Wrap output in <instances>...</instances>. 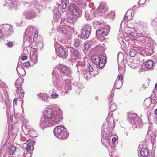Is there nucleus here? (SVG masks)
Instances as JSON below:
<instances>
[{
    "label": "nucleus",
    "mask_w": 157,
    "mask_h": 157,
    "mask_svg": "<svg viewBox=\"0 0 157 157\" xmlns=\"http://www.w3.org/2000/svg\"><path fill=\"white\" fill-rule=\"evenodd\" d=\"M63 119L61 110L56 105L46 108L41 118L39 124L42 128L59 123Z\"/></svg>",
    "instance_id": "nucleus-1"
},
{
    "label": "nucleus",
    "mask_w": 157,
    "mask_h": 157,
    "mask_svg": "<svg viewBox=\"0 0 157 157\" xmlns=\"http://www.w3.org/2000/svg\"><path fill=\"white\" fill-rule=\"evenodd\" d=\"M38 36L36 29L31 27L26 29L24 34V40L31 42L33 41Z\"/></svg>",
    "instance_id": "nucleus-2"
},
{
    "label": "nucleus",
    "mask_w": 157,
    "mask_h": 157,
    "mask_svg": "<svg viewBox=\"0 0 157 157\" xmlns=\"http://www.w3.org/2000/svg\"><path fill=\"white\" fill-rule=\"evenodd\" d=\"M54 133L56 137L63 140L67 139L69 136V133L67 128L62 125L58 126L55 128L54 130Z\"/></svg>",
    "instance_id": "nucleus-3"
},
{
    "label": "nucleus",
    "mask_w": 157,
    "mask_h": 157,
    "mask_svg": "<svg viewBox=\"0 0 157 157\" xmlns=\"http://www.w3.org/2000/svg\"><path fill=\"white\" fill-rule=\"evenodd\" d=\"M109 127H107L106 125V123H104L102 125L101 130V142L103 145L107 146L109 151V149H108L107 146L109 144L110 141V134L107 132L106 130L108 129Z\"/></svg>",
    "instance_id": "nucleus-4"
},
{
    "label": "nucleus",
    "mask_w": 157,
    "mask_h": 157,
    "mask_svg": "<svg viewBox=\"0 0 157 157\" xmlns=\"http://www.w3.org/2000/svg\"><path fill=\"white\" fill-rule=\"evenodd\" d=\"M52 75L55 81H53V83L52 84L51 86H53L55 87H57V89L60 91V92L63 94H65L67 93V88L65 86H59L57 87V83L56 82L57 80V79H58L59 77V76L56 70H54L52 72Z\"/></svg>",
    "instance_id": "nucleus-5"
},
{
    "label": "nucleus",
    "mask_w": 157,
    "mask_h": 157,
    "mask_svg": "<svg viewBox=\"0 0 157 157\" xmlns=\"http://www.w3.org/2000/svg\"><path fill=\"white\" fill-rule=\"evenodd\" d=\"M56 52L60 57L65 59L68 55V51L67 49L59 44L55 46Z\"/></svg>",
    "instance_id": "nucleus-6"
},
{
    "label": "nucleus",
    "mask_w": 157,
    "mask_h": 157,
    "mask_svg": "<svg viewBox=\"0 0 157 157\" xmlns=\"http://www.w3.org/2000/svg\"><path fill=\"white\" fill-rule=\"evenodd\" d=\"M68 10L72 16L77 19L81 15L80 10L76 8L73 4H70Z\"/></svg>",
    "instance_id": "nucleus-7"
},
{
    "label": "nucleus",
    "mask_w": 157,
    "mask_h": 157,
    "mask_svg": "<svg viewBox=\"0 0 157 157\" xmlns=\"http://www.w3.org/2000/svg\"><path fill=\"white\" fill-rule=\"evenodd\" d=\"M71 58L69 60L72 62H75L78 59L81 58V55L79 52L74 48H72L70 50Z\"/></svg>",
    "instance_id": "nucleus-8"
},
{
    "label": "nucleus",
    "mask_w": 157,
    "mask_h": 157,
    "mask_svg": "<svg viewBox=\"0 0 157 157\" xmlns=\"http://www.w3.org/2000/svg\"><path fill=\"white\" fill-rule=\"evenodd\" d=\"M110 29V27L109 25H105L104 28L97 30L96 34L98 36L104 37V36H107L108 34Z\"/></svg>",
    "instance_id": "nucleus-9"
},
{
    "label": "nucleus",
    "mask_w": 157,
    "mask_h": 157,
    "mask_svg": "<svg viewBox=\"0 0 157 157\" xmlns=\"http://www.w3.org/2000/svg\"><path fill=\"white\" fill-rule=\"evenodd\" d=\"M32 8L34 9V10H39L41 9V8H45L46 7L45 2L41 3L40 5L36 0H33L31 2V6Z\"/></svg>",
    "instance_id": "nucleus-10"
},
{
    "label": "nucleus",
    "mask_w": 157,
    "mask_h": 157,
    "mask_svg": "<svg viewBox=\"0 0 157 157\" xmlns=\"http://www.w3.org/2000/svg\"><path fill=\"white\" fill-rule=\"evenodd\" d=\"M107 10L108 9L105 4L101 2L96 10V12H98L99 15H104L107 13Z\"/></svg>",
    "instance_id": "nucleus-11"
},
{
    "label": "nucleus",
    "mask_w": 157,
    "mask_h": 157,
    "mask_svg": "<svg viewBox=\"0 0 157 157\" xmlns=\"http://www.w3.org/2000/svg\"><path fill=\"white\" fill-rule=\"evenodd\" d=\"M57 30L60 33L64 34H66L68 32L72 31L73 29L67 25H61L57 27Z\"/></svg>",
    "instance_id": "nucleus-12"
},
{
    "label": "nucleus",
    "mask_w": 157,
    "mask_h": 157,
    "mask_svg": "<svg viewBox=\"0 0 157 157\" xmlns=\"http://www.w3.org/2000/svg\"><path fill=\"white\" fill-rule=\"evenodd\" d=\"M30 6L31 7L30 9L32 8V7ZM32 10L31 9L28 10L27 11L25 12L23 14V16L27 19H31L36 16V13L35 12V10H34V9H33V8H32Z\"/></svg>",
    "instance_id": "nucleus-13"
},
{
    "label": "nucleus",
    "mask_w": 157,
    "mask_h": 157,
    "mask_svg": "<svg viewBox=\"0 0 157 157\" xmlns=\"http://www.w3.org/2000/svg\"><path fill=\"white\" fill-rule=\"evenodd\" d=\"M59 70L61 74L64 75L67 77L71 76V71L67 67L65 66L61 65L59 66Z\"/></svg>",
    "instance_id": "nucleus-14"
},
{
    "label": "nucleus",
    "mask_w": 157,
    "mask_h": 157,
    "mask_svg": "<svg viewBox=\"0 0 157 157\" xmlns=\"http://www.w3.org/2000/svg\"><path fill=\"white\" fill-rule=\"evenodd\" d=\"M84 15L86 19L89 21L93 19L94 17L97 16L96 14L94 13L93 9L90 11H85Z\"/></svg>",
    "instance_id": "nucleus-15"
},
{
    "label": "nucleus",
    "mask_w": 157,
    "mask_h": 157,
    "mask_svg": "<svg viewBox=\"0 0 157 157\" xmlns=\"http://www.w3.org/2000/svg\"><path fill=\"white\" fill-rule=\"evenodd\" d=\"M31 61L33 63V64H36L38 62V52L36 50L33 51L30 56Z\"/></svg>",
    "instance_id": "nucleus-16"
},
{
    "label": "nucleus",
    "mask_w": 157,
    "mask_h": 157,
    "mask_svg": "<svg viewBox=\"0 0 157 157\" xmlns=\"http://www.w3.org/2000/svg\"><path fill=\"white\" fill-rule=\"evenodd\" d=\"M132 128H139L142 125V121L140 119L138 118H135L132 120Z\"/></svg>",
    "instance_id": "nucleus-17"
},
{
    "label": "nucleus",
    "mask_w": 157,
    "mask_h": 157,
    "mask_svg": "<svg viewBox=\"0 0 157 157\" xmlns=\"http://www.w3.org/2000/svg\"><path fill=\"white\" fill-rule=\"evenodd\" d=\"M149 152L147 148H143L139 150L138 155L139 157H148Z\"/></svg>",
    "instance_id": "nucleus-18"
},
{
    "label": "nucleus",
    "mask_w": 157,
    "mask_h": 157,
    "mask_svg": "<svg viewBox=\"0 0 157 157\" xmlns=\"http://www.w3.org/2000/svg\"><path fill=\"white\" fill-rule=\"evenodd\" d=\"M3 29L5 32L6 33L7 36H9L13 33L12 27L8 24H5L3 25Z\"/></svg>",
    "instance_id": "nucleus-19"
},
{
    "label": "nucleus",
    "mask_w": 157,
    "mask_h": 157,
    "mask_svg": "<svg viewBox=\"0 0 157 157\" xmlns=\"http://www.w3.org/2000/svg\"><path fill=\"white\" fill-rule=\"evenodd\" d=\"M98 62V67L102 68L105 66L106 63L105 58L104 56H101L97 59Z\"/></svg>",
    "instance_id": "nucleus-20"
},
{
    "label": "nucleus",
    "mask_w": 157,
    "mask_h": 157,
    "mask_svg": "<svg viewBox=\"0 0 157 157\" xmlns=\"http://www.w3.org/2000/svg\"><path fill=\"white\" fill-rule=\"evenodd\" d=\"M54 19L55 21H58L61 17L60 13L58 9L55 8L53 11Z\"/></svg>",
    "instance_id": "nucleus-21"
},
{
    "label": "nucleus",
    "mask_w": 157,
    "mask_h": 157,
    "mask_svg": "<svg viewBox=\"0 0 157 157\" xmlns=\"http://www.w3.org/2000/svg\"><path fill=\"white\" fill-rule=\"evenodd\" d=\"M140 65V61L136 59L132 60L129 64V65L133 69H136Z\"/></svg>",
    "instance_id": "nucleus-22"
},
{
    "label": "nucleus",
    "mask_w": 157,
    "mask_h": 157,
    "mask_svg": "<svg viewBox=\"0 0 157 157\" xmlns=\"http://www.w3.org/2000/svg\"><path fill=\"white\" fill-rule=\"evenodd\" d=\"M81 33V38L83 39H87L91 34V31L90 30H86L85 29H82Z\"/></svg>",
    "instance_id": "nucleus-23"
},
{
    "label": "nucleus",
    "mask_w": 157,
    "mask_h": 157,
    "mask_svg": "<svg viewBox=\"0 0 157 157\" xmlns=\"http://www.w3.org/2000/svg\"><path fill=\"white\" fill-rule=\"evenodd\" d=\"M72 2H75L81 8H83L86 7L87 4L85 0H71Z\"/></svg>",
    "instance_id": "nucleus-24"
},
{
    "label": "nucleus",
    "mask_w": 157,
    "mask_h": 157,
    "mask_svg": "<svg viewBox=\"0 0 157 157\" xmlns=\"http://www.w3.org/2000/svg\"><path fill=\"white\" fill-rule=\"evenodd\" d=\"M37 96L43 101L48 102L49 96L47 94L40 93L38 94Z\"/></svg>",
    "instance_id": "nucleus-25"
},
{
    "label": "nucleus",
    "mask_w": 157,
    "mask_h": 157,
    "mask_svg": "<svg viewBox=\"0 0 157 157\" xmlns=\"http://www.w3.org/2000/svg\"><path fill=\"white\" fill-rule=\"evenodd\" d=\"M147 134L153 140L156 138V133L155 130L153 129H152L151 127L149 128H148Z\"/></svg>",
    "instance_id": "nucleus-26"
},
{
    "label": "nucleus",
    "mask_w": 157,
    "mask_h": 157,
    "mask_svg": "<svg viewBox=\"0 0 157 157\" xmlns=\"http://www.w3.org/2000/svg\"><path fill=\"white\" fill-rule=\"evenodd\" d=\"M140 40L142 41V43L144 44H147L149 45H151V40L150 37L144 36L141 37Z\"/></svg>",
    "instance_id": "nucleus-27"
},
{
    "label": "nucleus",
    "mask_w": 157,
    "mask_h": 157,
    "mask_svg": "<svg viewBox=\"0 0 157 157\" xmlns=\"http://www.w3.org/2000/svg\"><path fill=\"white\" fill-rule=\"evenodd\" d=\"M123 79V76L121 75H119L118 77V78L115 82L114 85V86H117V83H119L120 85L117 86L118 87H117V88H120L122 85V81Z\"/></svg>",
    "instance_id": "nucleus-28"
},
{
    "label": "nucleus",
    "mask_w": 157,
    "mask_h": 157,
    "mask_svg": "<svg viewBox=\"0 0 157 157\" xmlns=\"http://www.w3.org/2000/svg\"><path fill=\"white\" fill-rule=\"evenodd\" d=\"M153 66V62L152 60H149L147 61L145 63V67L148 69H151Z\"/></svg>",
    "instance_id": "nucleus-29"
},
{
    "label": "nucleus",
    "mask_w": 157,
    "mask_h": 157,
    "mask_svg": "<svg viewBox=\"0 0 157 157\" xmlns=\"http://www.w3.org/2000/svg\"><path fill=\"white\" fill-rule=\"evenodd\" d=\"M23 78L21 77H19L15 83V86L17 88L18 86H22L21 84L23 81Z\"/></svg>",
    "instance_id": "nucleus-30"
},
{
    "label": "nucleus",
    "mask_w": 157,
    "mask_h": 157,
    "mask_svg": "<svg viewBox=\"0 0 157 157\" xmlns=\"http://www.w3.org/2000/svg\"><path fill=\"white\" fill-rule=\"evenodd\" d=\"M65 86L67 88V90H69L71 89V81L69 79H66L65 81Z\"/></svg>",
    "instance_id": "nucleus-31"
},
{
    "label": "nucleus",
    "mask_w": 157,
    "mask_h": 157,
    "mask_svg": "<svg viewBox=\"0 0 157 157\" xmlns=\"http://www.w3.org/2000/svg\"><path fill=\"white\" fill-rule=\"evenodd\" d=\"M29 134L32 138L38 136L37 132L34 129L30 130L29 131Z\"/></svg>",
    "instance_id": "nucleus-32"
},
{
    "label": "nucleus",
    "mask_w": 157,
    "mask_h": 157,
    "mask_svg": "<svg viewBox=\"0 0 157 157\" xmlns=\"http://www.w3.org/2000/svg\"><path fill=\"white\" fill-rule=\"evenodd\" d=\"M83 73L84 78L87 79H89L91 77L90 73V72L89 71H88V70H83Z\"/></svg>",
    "instance_id": "nucleus-33"
},
{
    "label": "nucleus",
    "mask_w": 157,
    "mask_h": 157,
    "mask_svg": "<svg viewBox=\"0 0 157 157\" xmlns=\"http://www.w3.org/2000/svg\"><path fill=\"white\" fill-rule=\"evenodd\" d=\"M16 148L15 147L12 146L8 149V153L10 155H13L15 151H16Z\"/></svg>",
    "instance_id": "nucleus-34"
},
{
    "label": "nucleus",
    "mask_w": 157,
    "mask_h": 157,
    "mask_svg": "<svg viewBox=\"0 0 157 157\" xmlns=\"http://www.w3.org/2000/svg\"><path fill=\"white\" fill-rule=\"evenodd\" d=\"M77 20L74 17H73L69 16L68 17L67 19V21L68 23H73V22Z\"/></svg>",
    "instance_id": "nucleus-35"
},
{
    "label": "nucleus",
    "mask_w": 157,
    "mask_h": 157,
    "mask_svg": "<svg viewBox=\"0 0 157 157\" xmlns=\"http://www.w3.org/2000/svg\"><path fill=\"white\" fill-rule=\"evenodd\" d=\"M14 0H6V3L4 4V6H10L12 5H14V3H13Z\"/></svg>",
    "instance_id": "nucleus-36"
},
{
    "label": "nucleus",
    "mask_w": 157,
    "mask_h": 157,
    "mask_svg": "<svg viewBox=\"0 0 157 157\" xmlns=\"http://www.w3.org/2000/svg\"><path fill=\"white\" fill-rule=\"evenodd\" d=\"M116 109V105L114 103H112L109 106V110L110 112L114 111Z\"/></svg>",
    "instance_id": "nucleus-37"
},
{
    "label": "nucleus",
    "mask_w": 157,
    "mask_h": 157,
    "mask_svg": "<svg viewBox=\"0 0 157 157\" xmlns=\"http://www.w3.org/2000/svg\"><path fill=\"white\" fill-rule=\"evenodd\" d=\"M136 51L133 48H132L129 52V55L131 57H133L136 55Z\"/></svg>",
    "instance_id": "nucleus-38"
},
{
    "label": "nucleus",
    "mask_w": 157,
    "mask_h": 157,
    "mask_svg": "<svg viewBox=\"0 0 157 157\" xmlns=\"http://www.w3.org/2000/svg\"><path fill=\"white\" fill-rule=\"evenodd\" d=\"M61 2L62 4V7L63 9H65L67 6V0H61Z\"/></svg>",
    "instance_id": "nucleus-39"
},
{
    "label": "nucleus",
    "mask_w": 157,
    "mask_h": 157,
    "mask_svg": "<svg viewBox=\"0 0 157 157\" xmlns=\"http://www.w3.org/2000/svg\"><path fill=\"white\" fill-rule=\"evenodd\" d=\"M128 36L131 40H135L136 39L135 36L133 35V33L131 31L129 32V34L128 35Z\"/></svg>",
    "instance_id": "nucleus-40"
},
{
    "label": "nucleus",
    "mask_w": 157,
    "mask_h": 157,
    "mask_svg": "<svg viewBox=\"0 0 157 157\" xmlns=\"http://www.w3.org/2000/svg\"><path fill=\"white\" fill-rule=\"evenodd\" d=\"M98 59V58H96L94 57H92L91 58V60L92 63L96 65L97 66V67L98 68V62H96V60H97Z\"/></svg>",
    "instance_id": "nucleus-41"
},
{
    "label": "nucleus",
    "mask_w": 157,
    "mask_h": 157,
    "mask_svg": "<svg viewBox=\"0 0 157 157\" xmlns=\"http://www.w3.org/2000/svg\"><path fill=\"white\" fill-rule=\"evenodd\" d=\"M135 115L131 113H128V117L129 118L131 119L132 120H133V119H134L135 118H137V117H135Z\"/></svg>",
    "instance_id": "nucleus-42"
},
{
    "label": "nucleus",
    "mask_w": 157,
    "mask_h": 157,
    "mask_svg": "<svg viewBox=\"0 0 157 157\" xmlns=\"http://www.w3.org/2000/svg\"><path fill=\"white\" fill-rule=\"evenodd\" d=\"M82 29H85L86 30H90L91 31V26L89 24H86L85 25L84 28Z\"/></svg>",
    "instance_id": "nucleus-43"
},
{
    "label": "nucleus",
    "mask_w": 157,
    "mask_h": 157,
    "mask_svg": "<svg viewBox=\"0 0 157 157\" xmlns=\"http://www.w3.org/2000/svg\"><path fill=\"white\" fill-rule=\"evenodd\" d=\"M74 45L76 46H78L80 44V41L78 39H75L74 40Z\"/></svg>",
    "instance_id": "nucleus-44"
},
{
    "label": "nucleus",
    "mask_w": 157,
    "mask_h": 157,
    "mask_svg": "<svg viewBox=\"0 0 157 157\" xmlns=\"http://www.w3.org/2000/svg\"><path fill=\"white\" fill-rule=\"evenodd\" d=\"M90 47V45L88 43H86L84 45L85 51H87Z\"/></svg>",
    "instance_id": "nucleus-45"
},
{
    "label": "nucleus",
    "mask_w": 157,
    "mask_h": 157,
    "mask_svg": "<svg viewBox=\"0 0 157 157\" xmlns=\"http://www.w3.org/2000/svg\"><path fill=\"white\" fill-rule=\"evenodd\" d=\"M114 15L115 13L113 12H111L108 14V17L109 18H114Z\"/></svg>",
    "instance_id": "nucleus-46"
},
{
    "label": "nucleus",
    "mask_w": 157,
    "mask_h": 157,
    "mask_svg": "<svg viewBox=\"0 0 157 157\" xmlns=\"http://www.w3.org/2000/svg\"><path fill=\"white\" fill-rule=\"evenodd\" d=\"M13 45V43L11 41H8L6 44V45L9 47H11Z\"/></svg>",
    "instance_id": "nucleus-47"
},
{
    "label": "nucleus",
    "mask_w": 157,
    "mask_h": 157,
    "mask_svg": "<svg viewBox=\"0 0 157 157\" xmlns=\"http://www.w3.org/2000/svg\"><path fill=\"white\" fill-rule=\"evenodd\" d=\"M58 96H59L57 94L53 93L51 95V97L52 98L55 99L57 98Z\"/></svg>",
    "instance_id": "nucleus-48"
},
{
    "label": "nucleus",
    "mask_w": 157,
    "mask_h": 157,
    "mask_svg": "<svg viewBox=\"0 0 157 157\" xmlns=\"http://www.w3.org/2000/svg\"><path fill=\"white\" fill-rule=\"evenodd\" d=\"M21 86H18L17 89V93H22L23 91L22 90V88H21Z\"/></svg>",
    "instance_id": "nucleus-49"
},
{
    "label": "nucleus",
    "mask_w": 157,
    "mask_h": 157,
    "mask_svg": "<svg viewBox=\"0 0 157 157\" xmlns=\"http://www.w3.org/2000/svg\"><path fill=\"white\" fill-rule=\"evenodd\" d=\"M146 0H140L138 3L139 5H143L145 2Z\"/></svg>",
    "instance_id": "nucleus-50"
},
{
    "label": "nucleus",
    "mask_w": 157,
    "mask_h": 157,
    "mask_svg": "<svg viewBox=\"0 0 157 157\" xmlns=\"http://www.w3.org/2000/svg\"><path fill=\"white\" fill-rule=\"evenodd\" d=\"M28 142L29 143L31 144L30 145H31L32 146L34 145L35 144V142L33 140H28Z\"/></svg>",
    "instance_id": "nucleus-51"
},
{
    "label": "nucleus",
    "mask_w": 157,
    "mask_h": 157,
    "mask_svg": "<svg viewBox=\"0 0 157 157\" xmlns=\"http://www.w3.org/2000/svg\"><path fill=\"white\" fill-rule=\"evenodd\" d=\"M123 56V54L121 52H119L117 55L118 60L119 58H121Z\"/></svg>",
    "instance_id": "nucleus-52"
},
{
    "label": "nucleus",
    "mask_w": 157,
    "mask_h": 157,
    "mask_svg": "<svg viewBox=\"0 0 157 157\" xmlns=\"http://www.w3.org/2000/svg\"><path fill=\"white\" fill-rule=\"evenodd\" d=\"M88 68V71H89L90 72H91L93 71V67H92L90 64H89V66Z\"/></svg>",
    "instance_id": "nucleus-53"
},
{
    "label": "nucleus",
    "mask_w": 157,
    "mask_h": 157,
    "mask_svg": "<svg viewBox=\"0 0 157 157\" xmlns=\"http://www.w3.org/2000/svg\"><path fill=\"white\" fill-rule=\"evenodd\" d=\"M156 101V99L151 98V102L152 104H154Z\"/></svg>",
    "instance_id": "nucleus-54"
},
{
    "label": "nucleus",
    "mask_w": 157,
    "mask_h": 157,
    "mask_svg": "<svg viewBox=\"0 0 157 157\" xmlns=\"http://www.w3.org/2000/svg\"><path fill=\"white\" fill-rule=\"evenodd\" d=\"M118 40L121 45V43H123V40L122 38L121 37H119L118 38Z\"/></svg>",
    "instance_id": "nucleus-55"
},
{
    "label": "nucleus",
    "mask_w": 157,
    "mask_h": 157,
    "mask_svg": "<svg viewBox=\"0 0 157 157\" xmlns=\"http://www.w3.org/2000/svg\"><path fill=\"white\" fill-rule=\"evenodd\" d=\"M3 37V34L2 30L0 29V39L2 38Z\"/></svg>",
    "instance_id": "nucleus-56"
},
{
    "label": "nucleus",
    "mask_w": 157,
    "mask_h": 157,
    "mask_svg": "<svg viewBox=\"0 0 157 157\" xmlns=\"http://www.w3.org/2000/svg\"><path fill=\"white\" fill-rule=\"evenodd\" d=\"M96 24H97V25H101L103 24V23L102 22L98 21L96 22Z\"/></svg>",
    "instance_id": "nucleus-57"
},
{
    "label": "nucleus",
    "mask_w": 157,
    "mask_h": 157,
    "mask_svg": "<svg viewBox=\"0 0 157 157\" xmlns=\"http://www.w3.org/2000/svg\"><path fill=\"white\" fill-rule=\"evenodd\" d=\"M30 64V63L29 62L27 61L25 62L24 63L25 66H28Z\"/></svg>",
    "instance_id": "nucleus-58"
},
{
    "label": "nucleus",
    "mask_w": 157,
    "mask_h": 157,
    "mask_svg": "<svg viewBox=\"0 0 157 157\" xmlns=\"http://www.w3.org/2000/svg\"><path fill=\"white\" fill-rule=\"evenodd\" d=\"M32 155V154L31 153H28L26 154V156L27 157H31Z\"/></svg>",
    "instance_id": "nucleus-59"
},
{
    "label": "nucleus",
    "mask_w": 157,
    "mask_h": 157,
    "mask_svg": "<svg viewBox=\"0 0 157 157\" xmlns=\"http://www.w3.org/2000/svg\"><path fill=\"white\" fill-rule=\"evenodd\" d=\"M31 149V146L29 145H27L26 147V149L27 150H29Z\"/></svg>",
    "instance_id": "nucleus-60"
},
{
    "label": "nucleus",
    "mask_w": 157,
    "mask_h": 157,
    "mask_svg": "<svg viewBox=\"0 0 157 157\" xmlns=\"http://www.w3.org/2000/svg\"><path fill=\"white\" fill-rule=\"evenodd\" d=\"M0 99L1 101H2L3 100V98L2 96V94H0Z\"/></svg>",
    "instance_id": "nucleus-61"
},
{
    "label": "nucleus",
    "mask_w": 157,
    "mask_h": 157,
    "mask_svg": "<svg viewBox=\"0 0 157 157\" xmlns=\"http://www.w3.org/2000/svg\"><path fill=\"white\" fill-rule=\"evenodd\" d=\"M21 59L23 60H25L27 59V57L26 56H23L21 57Z\"/></svg>",
    "instance_id": "nucleus-62"
},
{
    "label": "nucleus",
    "mask_w": 157,
    "mask_h": 157,
    "mask_svg": "<svg viewBox=\"0 0 157 157\" xmlns=\"http://www.w3.org/2000/svg\"><path fill=\"white\" fill-rule=\"evenodd\" d=\"M117 140V138L115 137H113L112 138V142L114 143H115V141H116Z\"/></svg>",
    "instance_id": "nucleus-63"
},
{
    "label": "nucleus",
    "mask_w": 157,
    "mask_h": 157,
    "mask_svg": "<svg viewBox=\"0 0 157 157\" xmlns=\"http://www.w3.org/2000/svg\"><path fill=\"white\" fill-rule=\"evenodd\" d=\"M13 105H17V100H15V99L13 101Z\"/></svg>",
    "instance_id": "nucleus-64"
}]
</instances>
